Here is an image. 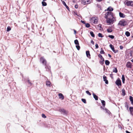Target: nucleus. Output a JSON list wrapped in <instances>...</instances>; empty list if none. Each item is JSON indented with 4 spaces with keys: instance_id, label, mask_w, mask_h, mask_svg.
I'll use <instances>...</instances> for the list:
<instances>
[{
    "instance_id": "bb28decb",
    "label": "nucleus",
    "mask_w": 133,
    "mask_h": 133,
    "mask_svg": "<svg viewBox=\"0 0 133 133\" xmlns=\"http://www.w3.org/2000/svg\"><path fill=\"white\" fill-rule=\"evenodd\" d=\"M101 101L103 106L104 107L105 105V102L104 100H101Z\"/></svg>"
},
{
    "instance_id": "de8ad7c7",
    "label": "nucleus",
    "mask_w": 133,
    "mask_h": 133,
    "mask_svg": "<svg viewBox=\"0 0 133 133\" xmlns=\"http://www.w3.org/2000/svg\"><path fill=\"white\" fill-rule=\"evenodd\" d=\"M95 46L96 48V49H97L98 48V45L97 43H96L95 44Z\"/></svg>"
},
{
    "instance_id": "e433bc0d",
    "label": "nucleus",
    "mask_w": 133,
    "mask_h": 133,
    "mask_svg": "<svg viewBox=\"0 0 133 133\" xmlns=\"http://www.w3.org/2000/svg\"><path fill=\"white\" fill-rule=\"evenodd\" d=\"M104 110L106 113H107L108 114H109L110 112L109 110L106 109H105Z\"/></svg>"
},
{
    "instance_id": "c756f323",
    "label": "nucleus",
    "mask_w": 133,
    "mask_h": 133,
    "mask_svg": "<svg viewBox=\"0 0 133 133\" xmlns=\"http://www.w3.org/2000/svg\"><path fill=\"white\" fill-rule=\"evenodd\" d=\"M117 70L116 68H115L113 70V72H114L116 73L117 72Z\"/></svg>"
},
{
    "instance_id": "b1692460",
    "label": "nucleus",
    "mask_w": 133,
    "mask_h": 133,
    "mask_svg": "<svg viewBox=\"0 0 133 133\" xmlns=\"http://www.w3.org/2000/svg\"><path fill=\"white\" fill-rule=\"evenodd\" d=\"M125 35L127 37H129L130 36V33L128 31H126L125 33Z\"/></svg>"
},
{
    "instance_id": "5fc2aeb1",
    "label": "nucleus",
    "mask_w": 133,
    "mask_h": 133,
    "mask_svg": "<svg viewBox=\"0 0 133 133\" xmlns=\"http://www.w3.org/2000/svg\"><path fill=\"white\" fill-rule=\"evenodd\" d=\"M101 109H103V110H104V108H103L102 106H101L100 107Z\"/></svg>"
},
{
    "instance_id": "a878e982",
    "label": "nucleus",
    "mask_w": 133,
    "mask_h": 133,
    "mask_svg": "<svg viewBox=\"0 0 133 133\" xmlns=\"http://www.w3.org/2000/svg\"><path fill=\"white\" fill-rule=\"evenodd\" d=\"M109 46L111 49L112 51H113L114 49V47L113 46L112 44H110L109 45Z\"/></svg>"
},
{
    "instance_id": "338daca9",
    "label": "nucleus",
    "mask_w": 133,
    "mask_h": 133,
    "mask_svg": "<svg viewBox=\"0 0 133 133\" xmlns=\"http://www.w3.org/2000/svg\"><path fill=\"white\" fill-rule=\"evenodd\" d=\"M43 1H46V0H42Z\"/></svg>"
},
{
    "instance_id": "09e8293b",
    "label": "nucleus",
    "mask_w": 133,
    "mask_h": 133,
    "mask_svg": "<svg viewBox=\"0 0 133 133\" xmlns=\"http://www.w3.org/2000/svg\"><path fill=\"white\" fill-rule=\"evenodd\" d=\"M119 48H120V49H121L122 50V49H123V47L121 45L119 46Z\"/></svg>"
},
{
    "instance_id": "f3484780",
    "label": "nucleus",
    "mask_w": 133,
    "mask_h": 133,
    "mask_svg": "<svg viewBox=\"0 0 133 133\" xmlns=\"http://www.w3.org/2000/svg\"><path fill=\"white\" fill-rule=\"evenodd\" d=\"M113 10V8H112L111 7L109 6V7L107 9V10L109 11V12H111Z\"/></svg>"
},
{
    "instance_id": "bf43d9fd",
    "label": "nucleus",
    "mask_w": 133,
    "mask_h": 133,
    "mask_svg": "<svg viewBox=\"0 0 133 133\" xmlns=\"http://www.w3.org/2000/svg\"><path fill=\"white\" fill-rule=\"evenodd\" d=\"M126 133H131L130 132H129V131H128L127 130H126Z\"/></svg>"
},
{
    "instance_id": "ddd939ff",
    "label": "nucleus",
    "mask_w": 133,
    "mask_h": 133,
    "mask_svg": "<svg viewBox=\"0 0 133 133\" xmlns=\"http://www.w3.org/2000/svg\"><path fill=\"white\" fill-rule=\"evenodd\" d=\"M58 96L59 98L61 99H64V96L62 94L59 93L58 94Z\"/></svg>"
},
{
    "instance_id": "0eeeda50",
    "label": "nucleus",
    "mask_w": 133,
    "mask_h": 133,
    "mask_svg": "<svg viewBox=\"0 0 133 133\" xmlns=\"http://www.w3.org/2000/svg\"><path fill=\"white\" fill-rule=\"evenodd\" d=\"M115 83L118 86L121 85V82L119 78L116 81Z\"/></svg>"
},
{
    "instance_id": "58836bf2",
    "label": "nucleus",
    "mask_w": 133,
    "mask_h": 133,
    "mask_svg": "<svg viewBox=\"0 0 133 133\" xmlns=\"http://www.w3.org/2000/svg\"><path fill=\"white\" fill-rule=\"evenodd\" d=\"M98 36L99 37H103V36L102 35V34L100 33H99L98 34Z\"/></svg>"
},
{
    "instance_id": "052dcab7",
    "label": "nucleus",
    "mask_w": 133,
    "mask_h": 133,
    "mask_svg": "<svg viewBox=\"0 0 133 133\" xmlns=\"http://www.w3.org/2000/svg\"><path fill=\"white\" fill-rule=\"evenodd\" d=\"M125 80H122V82L123 83H124V81Z\"/></svg>"
},
{
    "instance_id": "6e6d98bb",
    "label": "nucleus",
    "mask_w": 133,
    "mask_h": 133,
    "mask_svg": "<svg viewBox=\"0 0 133 133\" xmlns=\"http://www.w3.org/2000/svg\"><path fill=\"white\" fill-rule=\"evenodd\" d=\"M98 26L100 28H102V25H101V24H99V25H98Z\"/></svg>"
},
{
    "instance_id": "a211bd4d",
    "label": "nucleus",
    "mask_w": 133,
    "mask_h": 133,
    "mask_svg": "<svg viewBox=\"0 0 133 133\" xmlns=\"http://www.w3.org/2000/svg\"><path fill=\"white\" fill-rule=\"evenodd\" d=\"M92 20H93V22L95 24H96L98 21L97 19L96 18H92Z\"/></svg>"
},
{
    "instance_id": "603ef678",
    "label": "nucleus",
    "mask_w": 133,
    "mask_h": 133,
    "mask_svg": "<svg viewBox=\"0 0 133 133\" xmlns=\"http://www.w3.org/2000/svg\"><path fill=\"white\" fill-rule=\"evenodd\" d=\"M102 61L100 62V63L101 64H102L104 63V61H103V60H102Z\"/></svg>"
},
{
    "instance_id": "c03bdc74",
    "label": "nucleus",
    "mask_w": 133,
    "mask_h": 133,
    "mask_svg": "<svg viewBox=\"0 0 133 133\" xmlns=\"http://www.w3.org/2000/svg\"><path fill=\"white\" fill-rule=\"evenodd\" d=\"M112 51L115 53H116L117 52H118V50H115V49H114V50H113Z\"/></svg>"
},
{
    "instance_id": "4be33fe9",
    "label": "nucleus",
    "mask_w": 133,
    "mask_h": 133,
    "mask_svg": "<svg viewBox=\"0 0 133 133\" xmlns=\"http://www.w3.org/2000/svg\"><path fill=\"white\" fill-rule=\"evenodd\" d=\"M110 62L108 60H106L105 61V64L106 65H109L110 64Z\"/></svg>"
},
{
    "instance_id": "a18cd8bd",
    "label": "nucleus",
    "mask_w": 133,
    "mask_h": 133,
    "mask_svg": "<svg viewBox=\"0 0 133 133\" xmlns=\"http://www.w3.org/2000/svg\"><path fill=\"white\" fill-rule=\"evenodd\" d=\"M122 80H125L124 76V75H122Z\"/></svg>"
},
{
    "instance_id": "79ce46f5",
    "label": "nucleus",
    "mask_w": 133,
    "mask_h": 133,
    "mask_svg": "<svg viewBox=\"0 0 133 133\" xmlns=\"http://www.w3.org/2000/svg\"><path fill=\"white\" fill-rule=\"evenodd\" d=\"M129 99L130 101H133V97L131 96H130L129 97Z\"/></svg>"
},
{
    "instance_id": "2f4dec72",
    "label": "nucleus",
    "mask_w": 133,
    "mask_h": 133,
    "mask_svg": "<svg viewBox=\"0 0 133 133\" xmlns=\"http://www.w3.org/2000/svg\"><path fill=\"white\" fill-rule=\"evenodd\" d=\"M107 30L108 32H111L112 31V30L111 29H108Z\"/></svg>"
},
{
    "instance_id": "8fccbe9b",
    "label": "nucleus",
    "mask_w": 133,
    "mask_h": 133,
    "mask_svg": "<svg viewBox=\"0 0 133 133\" xmlns=\"http://www.w3.org/2000/svg\"><path fill=\"white\" fill-rule=\"evenodd\" d=\"M81 23H83V24H85V21H82V20H81Z\"/></svg>"
},
{
    "instance_id": "0e129e2a",
    "label": "nucleus",
    "mask_w": 133,
    "mask_h": 133,
    "mask_svg": "<svg viewBox=\"0 0 133 133\" xmlns=\"http://www.w3.org/2000/svg\"><path fill=\"white\" fill-rule=\"evenodd\" d=\"M131 61L132 62H133V58L131 60Z\"/></svg>"
},
{
    "instance_id": "6e6552de",
    "label": "nucleus",
    "mask_w": 133,
    "mask_h": 133,
    "mask_svg": "<svg viewBox=\"0 0 133 133\" xmlns=\"http://www.w3.org/2000/svg\"><path fill=\"white\" fill-rule=\"evenodd\" d=\"M126 66L128 68H131L132 67V64L130 62H128L126 65Z\"/></svg>"
},
{
    "instance_id": "69168bd1",
    "label": "nucleus",
    "mask_w": 133,
    "mask_h": 133,
    "mask_svg": "<svg viewBox=\"0 0 133 133\" xmlns=\"http://www.w3.org/2000/svg\"><path fill=\"white\" fill-rule=\"evenodd\" d=\"M102 0H97L99 2H100Z\"/></svg>"
},
{
    "instance_id": "cd10ccee",
    "label": "nucleus",
    "mask_w": 133,
    "mask_h": 133,
    "mask_svg": "<svg viewBox=\"0 0 133 133\" xmlns=\"http://www.w3.org/2000/svg\"><path fill=\"white\" fill-rule=\"evenodd\" d=\"M100 53L101 54H105V52H104V50H103V49L102 48H101Z\"/></svg>"
},
{
    "instance_id": "680f3d73",
    "label": "nucleus",
    "mask_w": 133,
    "mask_h": 133,
    "mask_svg": "<svg viewBox=\"0 0 133 133\" xmlns=\"http://www.w3.org/2000/svg\"><path fill=\"white\" fill-rule=\"evenodd\" d=\"M131 104H133V101H131Z\"/></svg>"
},
{
    "instance_id": "3c124183",
    "label": "nucleus",
    "mask_w": 133,
    "mask_h": 133,
    "mask_svg": "<svg viewBox=\"0 0 133 133\" xmlns=\"http://www.w3.org/2000/svg\"><path fill=\"white\" fill-rule=\"evenodd\" d=\"M91 44H92L94 45V42L92 40H91Z\"/></svg>"
},
{
    "instance_id": "49530a36",
    "label": "nucleus",
    "mask_w": 133,
    "mask_h": 133,
    "mask_svg": "<svg viewBox=\"0 0 133 133\" xmlns=\"http://www.w3.org/2000/svg\"><path fill=\"white\" fill-rule=\"evenodd\" d=\"M125 107L127 108V109L128 110V106L127 103L126 102V104H125Z\"/></svg>"
},
{
    "instance_id": "5701e85b",
    "label": "nucleus",
    "mask_w": 133,
    "mask_h": 133,
    "mask_svg": "<svg viewBox=\"0 0 133 133\" xmlns=\"http://www.w3.org/2000/svg\"><path fill=\"white\" fill-rule=\"evenodd\" d=\"M46 85H48L49 87H50L51 86L50 82L49 81H46Z\"/></svg>"
},
{
    "instance_id": "aec40b11",
    "label": "nucleus",
    "mask_w": 133,
    "mask_h": 133,
    "mask_svg": "<svg viewBox=\"0 0 133 133\" xmlns=\"http://www.w3.org/2000/svg\"><path fill=\"white\" fill-rule=\"evenodd\" d=\"M86 54L87 56L88 57H90V54L89 51H86Z\"/></svg>"
},
{
    "instance_id": "ea45409f",
    "label": "nucleus",
    "mask_w": 133,
    "mask_h": 133,
    "mask_svg": "<svg viewBox=\"0 0 133 133\" xmlns=\"http://www.w3.org/2000/svg\"><path fill=\"white\" fill-rule=\"evenodd\" d=\"M86 93L87 94L89 95L90 96L91 95V94L90 92L88 90H87L86 91Z\"/></svg>"
},
{
    "instance_id": "864d4df0",
    "label": "nucleus",
    "mask_w": 133,
    "mask_h": 133,
    "mask_svg": "<svg viewBox=\"0 0 133 133\" xmlns=\"http://www.w3.org/2000/svg\"><path fill=\"white\" fill-rule=\"evenodd\" d=\"M78 5H75V8H78Z\"/></svg>"
},
{
    "instance_id": "412c9836",
    "label": "nucleus",
    "mask_w": 133,
    "mask_h": 133,
    "mask_svg": "<svg viewBox=\"0 0 133 133\" xmlns=\"http://www.w3.org/2000/svg\"><path fill=\"white\" fill-rule=\"evenodd\" d=\"M75 44L76 45H79V43L78 40L77 39H76L74 41Z\"/></svg>"
},
{
    "instance_id": "13d9d810",
    "label": "nucleus",
    "mask_w": 133,
    "mask_h": 133,
    "mask_svg": "<svg viewBox=\"0 0 133 133\" xmlns=\"http://www.w3.org/2000/svg\"><path fill=\"white\" fill-rule=\"evenodd\" d=\"M74 34H76V31L75 30H74Z\"/></svg>"
},
{
    "instance_id": "c85d7f7f",
    "label": "nucleus",
    "mask_w": 133,
    "mask_h": 133,
    "mask_svg": "<svg viewBox=\"0 0 133 133\" xmlns=\"http://www.w3.org/2000/svg\"><path fill=\"white\" fill-rule=\"evenodd\" d=\"M42 5L43 6H45L47 4L46 2L44 1H42Z\"/></svg>"
},
{
    "instance_id": "774afa93",
    "label": "nucleus",
    "mask_w": 133,
    "mask_h": 133,
    "mask_svg": "<svg viewBox=\"0 0 133 133\" xmlns=\"http://www.w3.org/2000/svg\"><path fill=\"white\" fill-rule=\"evenodd\" d=\"M100 29V30H101V29Z\"/></svg>"
},
{
    "instance_id": "423d86ee",
    "label": "nucleus",
    "mask_w": 133,
    "mask_h": 133,
    "mask_svg": "<svg viewBox=\"0 0 133 133\" xmlns=\"http://www.w3.org/2000/svg\"><path fill=\"white\" fill-rule=\"evenodd\" d=\"M118 24L120 25L121 26H124L126 25V22L124 20L121 21Z\"/></svg>"
},
{
    "instance_id": "4d7b16f0",
    "label": "nucleus",
    "mask_w": 133,
    "mask_h": 133,
    "mask_svg": "<svg viewBox=\"0 0 133 133\" xmlns=\"http://www.w3.org/2000/svg\"><path fill=\"white\" fill-rule=\"evenodd\" d=\"M108 55L109 57H111V55L110 54H108Z\"/></svg>"
},
{
    "instance_id": "2eb2a0df",
    "label": "nucleus",
    "mask_w": 133,
    "mask_h": 133,
    "mask_svg": "<svg viewBox=\"0 0 133 133\" xmlns=\"http://www.w3.org/2000/svg\"><path fill=\"white\" fill-rule=\"evenodd\" d=\"M63 4L66 7V8L69 10V7L66 5L64 1L62 2Z\"/></svg>"
},
{
    "instance_id": "6ab92c4d",
    "label": "nucleus",
    "mask_w": 133,
    "mask_h": 133,
    "mask_svg": "<svg viewBox=\"0 0 133 133\" xmlns=\"http://www.w3.org/2000/svg\"><path fill=\"white\" fill-rule=\"evenodd\" d=\"M98 56L101 58V60H103V61H104V59L101 55L99 54L98 55Z\"/></svg>"
},
{
    "instance_id": "20e7f679",
    "label": "nucleus",
    "mask_w": 133,
    "mask_h": 133,
    "mask_svg": "<svg viewBox=\"0 0 133 133\" xmlns=\"http://www.w3.org/2000/svg\"><path fill=\"white\" fill-rule=\"evenodd\" d=\"M40 62L43 65H45L47 64L46 61L43 57H41L40 58Z\"/></svg>"
},
{
    "instance_id": "f03ea898",
    "label": "nucleus",
    "mask_w": 133,
    "mask_h": 133,
    "mask_svg": "<svg viewBox=\"0 0 133 133\" xmlns=\"http://www.w3.org/2000/svg\"><path fill=\"white\" fill-rule=\"evenodd\" d=\"M106 22L109 24H112L115 21V18H107Z\"/></svg>"
},
{
    "instance_id": "e2e57ef3",
    "label": "nucleus",
    "mask_w": 133,
    "mask_h": 133,
    "mask_svg": "<svg viewBox=\"0 0 133 133\" xmlns=\"http://www.w3.org/2000/svg\"><path fill=\"white\" fill-rule=\"evenodd\" d=\"M130 56H132V53H131V52H130Z\"/></svg>"
},
{
    "instance_id": "473e14b6",
    "label": "nucleus",
    "mask_w": 133,
    "mask_h": 133,
    "mask_svg": "<svg viewBox=\"0 0 133 133\" xmlns=\"http://www.w3.org/2000/svg\"><path fill=\"white\" fill-rule=\"evenodd\" d=\"M11 30V28L9 26H8L7 27L6 30V31H10Z\"/></svg>"
},
{
    "instance_id": "9b49d317",
    "label": "nucleus",
    "mask_w": 133,
    "mask_h": 133,
    "mask_svg": "<svg viewBox=\"0 0 133 133\" xmlns=\"http://www.w3.org/2000/svg\"><path fill=\"white\" fill-rule=\"evenodd\" d=\"M103 81L105 82V83L107 84H108V81L107 80V77L105 75H104L103 77Z\"/></svg>"
},
{
    "instance_id": "f704fd0d",
    "label": "nucleus",
    "mask_w": 133,
    "mask_h": 133,
    "mask_svg": "<svg viewBox=\"0 0 133 133\" xmlns=\"http://www.w3.org/2000/svg\"><path fill=\"white\" fill-rule=\"evenodd\" d=\"M82 101L84 103H86V99H85L82 98L81 99Z\"/></svg>"
},
{
    "instance_id": "f8f14e48",
    "label": "nucleus",
    "mask_w": 133,
    "mask_h": 133,
    "mask_svg": "<svg viewBox=\"0 0 133 133\" xmlns=\"http://www.w3.org/2000/svg\"><path fill=\"white\" fill-rule=\"evenodd\" d=\"M129 110L130 113L132 115H133V108L132 107H130L129 108Z\"/></svg>"
},
{
    "instance_id": "4468645a",
    "label": "nucleus",
    "mask_w": 133,
    "mask_h": 133,
    "mask_svg": "<svg viewBox=\"0 0 133 133\" xmlns=\"http://www.w3.org/2000/svg\"><path fill=\"white\" fill-rule=\"evenodd\" d=\"M119 14L120 17H121L124 18L125 16V15L121 12H119Z\"/></svg>"
},
{
    "instance_id": "393cba45",
    "label": "nucleus",
    "mask_w": 133,
    "mask_h": 133,
    "mask_svg": "<svg viewBox=\"0 0 133 133\" xmlns=\"http://www.w3.org/2000/svg\"><path fill=\"white\" fill-rule=\"evenodd\" d=\"M122 95L124 96L125 95V90L124 89H123L122 90Z\"/></svg>"
},
{
    "instance_id": "1a4fd4ad",
    "label": "nucleus",
    "mask_w": 133,
    "mask_h": 133,
    "mask_svg": "<svg viewBox=\"0 0 133 133\" xmlns=\"http://www.w3.org/2000/svg\"><path fill=\"white\" fill-rule=\"evenodd\" d=\"M45 68L46 69V70L47 71H49L50 68V66L47 64L45 65Z\"/></svg>"
},
{
    "instance_id": "c9c22d12",
    "label": "nucleus",
    "mask_w": 133,
    "mask_h": 133,
    "mask_svg": "<svg viewBox=\"0 0 133 133\" xmlns=\"http://www.w3.org/2000/svg\"><path fill=\"white\" fill-rule=\"evenodd\" d=\"M76 47L78 50H79L80 49V47L79 45H76Z\"/></svg>"
},
{
    "instance_id": "37998d69",
    "label": "nucleus",
    "mask_w": 133,
    "mask_h": 133,
    "mask_svg": "<svg viewBox=\"0 0 133 133\" xmlns=\"http://www.w3.org/2000/svg\"><path fill=\"white\" fill-rule=\"evenodd\" d=\"M42 117L44 118H45L46 117V116H45V115L43 114L42 115Z\"/></svg>"
},
{
    "instance_id": "7ed1b4c3",
    "label": "nucleus",
    "mask_w": 133,
    "mask_h": 133,
    "mask_svg": "<svg viewBox=\"0 0 133 133\" xmlns=\"http://www.w3.org/2000/svg\"><path fill=\"white\" fill-rule=\"evenodd\" d=\"M124 4L128 6H133V2L126 0L124 2Z\"/></svg>"
},
{
    "instance_id": "4c0bfd02",
    "label": "nucleus",
    "mask_w": 133,
    "mask_h": 133,
    "mask_svg": "<svg viewBox=\"0 0 133 133\" xmlns=\"http://www.w3.org/2000/svg\"><path fill=\"white\" fill-rule=\"evenodd\" d=\"M108 37L111 39H114V36L112 35H109L108 36Z\"/></svg>"
},
{
    "instance_id": "9d476101",
    "label": "nucleus",
    "mask_w": 133,
    "mask_h": 133,
    "mask_svg": "<svg viewBox=\"0 0 133 133\" xmlns=\"http://www.w3.org/2000/svg\"><path fill=\"white\" fill-rule=\"evenodd\" d=\"M59 111L60 112L64 114H66V112L65 110L64 109H61L59 110Z\"/></svg>"
},
{
    "instance_id": "72a5a7b5",
    "label": "nucleus",
    "mask_w": 133,
    "mask_h": 133,
    "mask_svg": "<svg viewBox=\"0 0 133 133\" xmlns=\"http://www.w3.org/2000/svg\"><path fill=\"white\" fill-rule=\"evenodd\" d=\"M85 26L87 28H89L90 26V25L88 23H85Z\"/></svg>"
},
{
    "instance_id": "dca6fc26",
    "label": "nucleus",
    "mask_w": 133,
    "mask_h": 133,
    "mask_svg": "<svg viewBox=\"0 0 133 133\" xmlns=\"http://www.w3.org/2000/svg\"><path fill=\"white\" fill-rule=\"evenodd\" d=\"M92 95L93 96L94 98L96 100H98V96L95 94L94 93H92Z\"/></svg>"
},
{
    "instance_id": "7c9ffc66",
    "label": "nucleus",
    "mask_w": 133,
    "mask_h": 133,
    "mask_svg": "<svg viewBox=\"0 0 133 133\" xmlns=\"http://www.w3.org/2000/svg\"><path fill=\"white\" fill-rule=\"evenodd\" d=\"M91 35L93 37H95V35L94 34L93 32L92 31H91L90 32Z\"/></svg>"
},
{
    "instance_id": "39448f33",
    "label": "nucleus",
    "mask_w": 133,
    "mask_h": 133,
    "mask_svg": "<svg viewBox=\"0 0 133 133\" xmlns=\"http://www.w3.org/2000/svg\"><path fill=\"white\" fill-rule=\"evenodd\" d=\"M91 0H82V3L84 5L90 3Z\"/></svg>"
},
{
    "instance_id": "a19ab883",
    "label": "nucleus",
    "mask_w": 133,
    "mask_h": 133,
    "mask_svg": "<svg viewBox=\"0 0 133 133\" xmlns=\"http://www.w3.org/2000/svg\"><path fill=\"white\" fill-rule=\"evenodd\" d=\"M28 83L30 85H32V83L30 81V80L28 79Z\"/></svg>"
},
{
    "instance_id": "f257e3e1",
    "label": "nucleus",
    "mask_w": 133,
    "mask_h": 133,
    "mask_svg": "<svg viewBox=\"0 0 133 133\" xmlns=\"http://www.w3.org/2000/svg\"><path fill=\"white\" fill-rule=\"evenodd\" d=\"M105 18H114V14L111 12H108L105 14Z\"/></svg>"
}]
</instances>
